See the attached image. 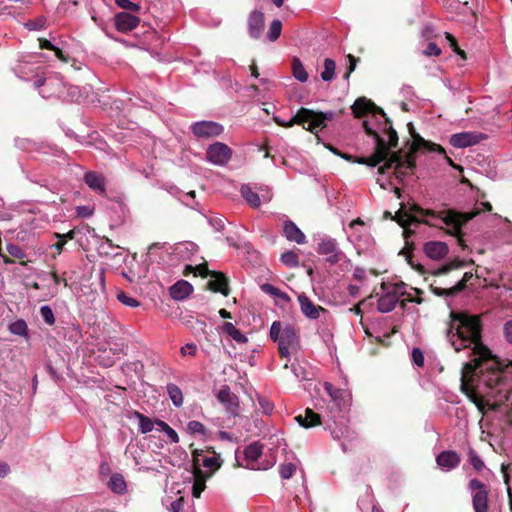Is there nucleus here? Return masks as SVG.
Returning <instances> with one entry per match:
<instances>
[{"instance_id": "nucleus-1", "label": "nucleus", "mask_w": 512, "mask_h": 512, "mask_svg": "<svg viewBox=\"0 0 512 512\" xmlns=\"http://www.w3.org/2000/svg\"><path fill=\"white\" fill-rule=\"evenodd\" d=\"M479 213V210L471 212H458L454 209L435 211L432 209H424L417 204H411L407 208L406 204L401 203L394 217L395 221L403 228V237L406 240V247L401 250L400 254L406 257L408 264L413 269L424 275L426 273L425 267L413 261V247L408 239L412 237L415 232L410 226L422 223L428 226L438 227V224L432 222L430 219L440 220L446 226L450 227L447 233L457 239L459 246L465 248L466 244L463 238L465 233L462 231V227Z\"/></svg>"}, {"instance_id": "nucleus-2", "label": "nucleus", "mask_w": 512, "mask_h": 512, "mask_svg": "<svg viewBox=\"0 0 512 512\" xmlns=\"http://www.w3.org/2000/svg\"><path fill=\"white\" fill-rule=\"evenodd\" d=\"M483 324L481 315L466 311H451L446 329V339L456 352L471 348L472 354H488V347L482 341Z\"/></svg>"}, {"instance_id": "nucleus-3", "label": "nucleus", "mask_w": 512, "mask_h": 512, "mask_svg": "<svg viewBox=\"0 0 512 512\" xmlns=\"http://www.w3.org/2000/svg\"><path fill=\"white\" fill-rule=\"evenodd\" d=\"M270 338L278 343V352L282 359L290 358V350L296 349L299 344V335L294 327L289 324L282 325L280 321H274L270 327Z\"/></svg>"}, {"instance_id": "nucleus-4", "label": "nucleus", "mask_w": 512, "mask_h": 512, "mask_svg": "<svg viewBox=\"0 0 512 512\" xmlns=\"http://www.w3.org/2000/svg\"><path fill=\"white\" fill-rule=\"evenodd\" d=\"M490 361L493 362L490 366L479 370V381L482 382L486 387L494 389L504 383L505 378L503 373L507 367H505L503 361H501L495 355H493Z\"/></svg>"}, {"instance_id": "nucleus-5", "label": "nucleus", "mask_w": 512, "mask_h": 512, "mask_svg": "<svg viewBox=\"0 0 512 512\" xmlns=\"http://www.w3.org/2000/svg\"><path fill=\"white\" fill-rule=\"evenodd\" d=\"M362 126L365 133L375 140L374 152L368 157L356 158L358 164H365L370 167H376L381 163L380 153L383 150V138L380 136L376 129L370 126L368 120L363 121Z\"/></svg>"}, {"instance_id": "nucleus-6", "label": "nucleus", "mask_w": 512, "mask_h": 512, "mask_svg": "<svg viewBox=\"0 0 512 512\" xmlns=\"http://www.w3.org/2000/svg\"><path fill=\"white\" fill-rule=\"evenodd\" d=\"M351 109L355 118H363L367 114H371L372 118H376L377 115L385 116V111L366 97L357 98Z\"/></svg>"}, {"instance_id": "nucleus-7", "label": "nucleus", "mask_w": 512, "mask_h": 512, "mask_svg": "<svg viewBox=\"0 0 512 512\" xmlns=\"http://www.w3.org/2000/svg\"><path fill=\"white\" fill-rule=\"evenodd\" d=\"M384 118L382 132L388 136V141L386 142L383 139V150L380 153L381 162L390 154V152H394L393 149H396L399 145V137L397 131L393 127L392 120L385 114L382 116Z\"/></svg>"}, {"instance_id": "nucleus-8", "label": "nucleus", "mask_w": 512, "mask_h": 512, "mask_svg": "<svg viewBox=\"0 0 512 512\" xmlns=\"http://www.w3.org/2000/svg\"><path fill=\"white\" fill-rule=\"evenodd\" d=\"M232 157V150L222 142H215L206 150V158L215 165H226Z\"/></svg>"}, {"instance_id": "nucleus-9", "label": "nucleus", "mask_w": 512, "mask_h": 512, "mask_svg": "<svg viewBox=\"0 0 512 512\" xmlns=\"http://www.w3.org/2000/svg\"><path fill=\"white\" fill-rule=\"evenodd\" d=\"M317 253L325 255V260L330 265H336L345 257L343 251L339 249L336 240L331 238L323 239L318 244Z\"/></svg>"}, {"instance_id": "nucleus-10", "label": "nucleus", "mask_w": 512, "mask_h": 512, "mask_svg": "<svg viewBox=\"0 0 512 512\" xmlns=\"http://www.w3.org/2000/svg\"><path fill=\"white\" fill-rule=\"evenodd\" d=\"M469 488L475 491L472 500L475 512H488V491L485 484L478 479H472Z\"/></svg>"}, {"instance_id": "nucleus-11", "label": "nucleus", "mask_w": 512, "mask_h": 512, "mask_svg": "<svg viewBox=\"0 0 512 512\" xmlns=\"http://www.w3.org/2000/svg\"><path fill=\"white\" fill-rule=\"evenodd\" d=\"M308 120L309 125L306 127V131L317 135L319 131L327 127V121H331L335 118L336 113L334 111H314L309 109Z\"/></svg>"}, {"instance_id": "nucleus-12", "label": "nucleus", "mask_w": 512, "mask_h": 512, "mask_svg": "<svg viewBox=\"0 0 512 512\" xmlns=\"http://www.w3.org/2000/svg\"><path fill=\"white\" fill-rule=\"evenodd\" d=\"M191 131L197 138H214L221 135L224 128L214 121H199L191 125Z\"/></svg>"}, {"instance_id": "nucleus-13", "label": "nucleus", "mask_w": 512, "mask_h": 512, "mask_svg": "<svg viewBox=\"0 0 512 512\" xmlns=\"http://www.w3.org/2000/svg\"><path fill=\"white\" fill-rule=\"evenodd\" d=\"M474 277L472 272H465L462 278L453 286L442 288L435 286L434 283L430 284V290L432 293L439 297H454L458 293L462 292Z\"/></svg>"}, {"instance_id": "nucleus-14", "label": "nucleus", "mask_w": 512, "mask_h": 512, "mask_svg": "<svg viewBox=\"0 0 512 512\" xmlns=\"http://www.w3.org/2000/svg\"><path fill=\"white\" fill-rule=\"evenodd\" d=\"M475 357L471 362L465 363L462 368V375L461 379H469L471 381H474L476 377L479 378V375L477 374V370L480 369L483 366L485 362L490 361V359L493 357V354L491 350L488 348V354L482 355V354H473Z\"/></svg>"}, {"instance_id": "nucleus-15", "label": "nucleus", "mask_w": 512, "mask_h": 512, "mask_svg": "<svg viewBox=\"0 0 512 512\" xmlns=\"http://www.w3.org/2000/svg\"><path fill=\"white\" fill-rule=\"evenodd\" d=\"M216 397L218 401L223 404L226 411L232 416H238L240 411L239 399L236 394L231 392L229 386L224 385L217 392Z\"/></svg>"}, {"instance_id": "nucleus-16", "label": "nucleus", "mask_w": 512, "mask_h": 512, "mask_svg": "<svg viewBox=\"0 0 512 512\" xmlns=\"http://www.w3.org/2000/svg\"><path fill=\"white\" fill-rule=\"evenodd\" d=\"M248 34L252 39H259L265 28V16L262 11L253 10L247 19Z\"/></svg>"}, {"instance_id": "nucleus-17", "label": "nucleus", "mask_w": 512, "mask_h": 512, "mask_svg": "<svg viewBox=\"0 0 512 512\" xmlns=\"http://www.w3.org/2000/svg\"><path fill=\"white\" fill-rule=\"evenodd\" d=\"M298 301L301 312L309 319H318L320 312L326 311L322 306L314 304L305 293L298 294Z\"/></svg>"}, {"instance_id": "nucleus-18", "label": "nucleus", "mask_w": 512, "mask_h": 512, "mask_svg": "<svg viewBox=\"0 0 512 512\" xmlns=\"http://www.w3.org/2000/svg\"><path fill=\"white\" fill-rule=\"evenodd\" d=\"M211 277L213 279L209 280L207 284L208 288L213 292L228 296L230 293V288L229 279L226 277V275L221 271H212Z\"/></svg>"}, {"instance_id": "nucleus-19", "label": "nucleus", "mask_w": 512, "mask_h": 512, "mask_svg": "<svg viewBox=\"0 0 512 512\" xmlns=\"http://www.w3.org/2000/svg\"><path fill=\"white\" fill-rule=\"evenodd\" d=\"M309 113V108L301 107L288 122L281 120L278 116H274L273 120L278 126L284 128H290L296 124L302 126L306 130L307 125H309L307 116Z\"/></svg>"}, {"instance_id": "nucleus-20", "label": "nucleus", "mask_w": 512, "mask_h": 512, "mask_svg": "<svg viewBox=\"0 0 512 512\" xmlns=\"http://www.w3.org/2000/svg\"><path fill=\"white\" fill-rule=\"evenodd\" d=\"M424 253L433 260L443 259L449 252L448 245L442 241H429L424 244Z\"/></svg>"}, {"instance_id": "nucleus-21", "label": "nucleus", "mask_w": 512, "mask_h": 512, "mask_svg": "<svg viewBox=\"0 0 512 512\" xmlns=\"http://www.w3.org/2000/svg\"><path fill=\"white\" fill-rule=\"evenodd\" d=\"M140 19L130 13L120 12L115 16V26L120 32L126 33L138 26Z\"/></svg>"}, {"instance_id": "nucleus-22", "label": "nucleus", "mask_w": 512, "mask_h": 512, "mask_svg": "<svg viewBox=\"0 0 512 512\" xmlns=\"http://www.w3.org/2000/svg\"><path fill=\"white\" fill-rule=\"evenodd\" d=\"M84 181L90 189L101 196H106L105 178L102 174L89 171L85 173Z\"/></svg>"}, {"instance_id": "nucleus-23", "label": "nucleus", "mask_w": 512, "mask_h": 512, "mask_svg": "<svg viewBox=\"0 0 512 512\" xmlns=\"http://www.w3.org/2000/svg\"><path fill=\"white\" fill-rule=\"evenodd\" d=\"M263 447V444L255 441L244 449V458L247 461L246 468L260 469V467H256V462L263 453Z\"/></svg>"}, {"instance_id": "nucleus-24", "label": "nucleus", "mask_w": 512, "mask_h": 512, "mask_svg": "<svg viewBox=\"0 0 512 512\" xmlns=\"http://www.w3.org/2000/svg\"><path fill=\"white\" fill-rule=\"evenodd\" d=\"M345 402H331L327 401L326 414L334 424L343 426L346 423V418L343 415V406Z\"/></svg>"}, {"instance_id": "nucleus-25", "label": "nucleus", "mask_w": 512, "mask_h": 512, "mask_svg": "<svg viewBox=\"0 0 512 512\" xmlns=\"http://www.w3.org/2000/svg\"><path fill=\"white\" fill-rule=\"evenodd\" d=\"M295 420L300 426L306 429L316 427L322 424L321 415L319 413H316L311 408H306L304 414L296 416Z\"/></svg>"}, {"instance_id": "nucleus-26", "label": "nucleus", "mask_w": 512, "mask_h": 512, "mask_svg": "<svg viewBox=\"0 0 512 512\" xmlns=\"http://www.w3.org/2000/svg\"><path fill=\"white\" fill-rule=\"evenodd\" d=\"M412 139H413V141L410 145V149L412 150V152H418L420 149L425 148L431 152L445 154V149L441 145L426 141L419 134L413 135Z\"/></svg>"}, {"instance_id": "nucleus-27", "label": "nucleus", "mask_w": 512, "mask_h": 512, "mask_svg": "<svg viewBox=\"0 0 512 512\" xmlns=\"http://www.w3.org/2000/svg\"><path fill=\"white\" fill-rule=\"evenodd\" d=\"M461 459L457 452L449 450L443 451L436 457L437 464L444 469L451 470L456 468Z\"/></svg>"}, {"instance_id": "nucleus-28", "label": "nucleus", "mask_w": 512, "mask_h": 512, "mask_svg": "<svg viewBox=\"0 0 512 512\" xmlns=\"http://www.w3.org/2000/svg\"><path fill=\"white\" fill-rule=\"evenodd\" d=\"M170 296L175 300H184L193 292V286L185 280H179L169 289Z\"/></svg>"}, {"instance_id": "nucleus-29", "label": "nucleus", "mask_w": 512, "mask_h": 512, "mask_svg": "<svg viewBox=\"0 0 512 512\" xmlns=\"http://www.w3.org/2000/svg\"><path fill=\"white\" fill-rule=\"evenodd\" d=\"M283 232L287 240L294 241L297 244H303L306 241L304 233L291 220L284 222Z\"/></svg>"}, {"instance_id": "nucleus-30", "label": "nucleus", "mask_w": 512, "mask_h": 512, "mask_svg": "<svg viewBox=\"0 0 512 512\" xmlns=\"http://www.w3.org/2000/svg\"><path fill=\"white\" fill-rule=\"evenodd\" d=\"M477 142L478 137L469 132L454 134L450 138L451 145L457 148L468 147L476 144Z\"/></svg>"}, {"instance_id": "nucleus-31", "label": "nucleus", "mask_w": 512, "mask_h": 512, "mask_svg": "<svg viewBox=\"0 0 512 512\" xmlns=\"http://www.w3.org/2000/svg\"><path fill=\"white\" fill-rule=\"evenodd\" d=\"M194 483L192 486V495L195 498H200L201 493L206 488L207 475L201 468L193 469Z\"/></svg>"}, {"instance_id": "nucleus-32", "label": "nucleus", "mask_w": 512, "mask_h": 512, "mask_svg": "<svg viewBox=\"0 0 512 512\" xmlns=\"http://www.w3.org/2000/svg\"><path fill=\"white\" fill-rule=\"evenodd\" d=\"M397 303L398 297L396 293L387 292L378 299L377 309L382 313H388L396 307Z\"/></svg>"}, {"instance_id": "nucleus-33", "label": "nucleus", "mask_w": 512, "mask_h": 512, "mask_svg": "<svg viewBox=\"0 0 512 512\" xmlns=\"http://www.w3.org/2000/svg\"><path fill=\"white\" fill-rule=\"evenodd\" d=\"M466 265H467L466 261L456 258V259H453V260L443 264L438 269L433 270L431 272V274L434 276L446 275V274L450 273L451 271L461 269V268L465 267Z\"/></svg>"}, {"instance_id": "nucleus-34", "label": "nucleus", "mask_w": 512, "mask_h": 512, "mask_svg": "<svg viewBox=\"0 0 512 512\" xmlns=\"http://www.w3.org/2000/svg\"><path fill=\"white\" fill-rule=\"evenodd\" d=\"M403 150H397L394 152H390V154L382 161L383 165L378 167V173L384 175L388 170L394 168L396 163L399 161V157H401Z\"/></svg>"}, {"instance_id": "nucleus-35", "label": "nucleus", "mask_w": 512, "mask_h": 512, "mask_svg": "<svg viewBox=\"0 0 512 512\" xmlns=\"http://www.w3.org/2000/svg\"><path fill=\"white\" fill-rule=\"evenodd\" d=\"M223 331L239 344H243L248 341L247 337L231 322H225L223 324Z\"/></svg>"}, {"instance_id": "nucleus-36", "label": "nucleus", "mask_w": 512, "mask_h": 512, "mask_svg": "<svg viewBox=\"0 0 512 512\" xmlns=\"http://www.w3.org/2000/svg\"><path fill=\"white\" fill-rule=\"evenodd\" d=\"M241 195L251 207L258 208L260 206L261 202L259 195L254 192L249 185H242Z\"/></svg>"}, {"instance_id": "nucleus-37", "label": "nucleus", "mask_w": 512, "mask_h": 512, "mask_svg": "<svg viewBox=\"0 0 512 512\" xmlns=\"http://www.w3.org/2000/svg\"><path fill=\"white\" fill-rule=\"evenodd\" d=\"M292 73L300 82H306L308 80V73L298 57L292 59Z\"/></svg>"}, {"instance_id": "nucleus-38", "label": "nucleus", "mask_w": 512, "mask_h": 512, "mask_svg": "<svg viewBox=\"0 0 512 512\" xmlns=\"http://www.w3.org/2000/svg\"><path fill=\"white\" fill-rule=\"evenodd\" d=\"M167 393L169 398L176 407H180L183 404V394L181 389L174 383L167 384Z\"/></svg>"}, {"instance_id": "nucleus-39", "label": "nucleus", "mask_w": 512, "mask_h": 512, "mask_svg": "<svg viewBox=\"0 0 512 512\" xmlns=\"http://www.w3.org/2000/svg\"><path fill=\"white\" fill-rule=\"evenodd\" d=\"M260 288L264 293L269 294L274 297H277V298H280L281 300H283L285 302H290V300H291L287 293L281 291L279 288H277L269 283L262 284L260 286Z\"/></svg>"}, {"instance_id": "nucleus-40", "label": "nucleus", "mask_w": 512, "mask_h": 512, "mask_svg": "<svg viewBox=\"0 0 512 512\" xmlns=\"http://www.w3.org/2000/svg\"><path fill=\"white\" fill-rule=\"evenodd\" d=\"M109 487L115 493H123L126 490V482L121 474H113L109 480Z\"/></svg>"}, {"instance_id": "nucleus-41", "label": "nucleus", "mask_w": 512, "mask_h": 512, "mask_svg": "<svg viewBox=\"0 0 512 512\" xmlns=\"http://www.w3.org/2000/svg\"><path fill=\"white\" fill-rule=\"evenodd\" d=\"M324 389L328 393L331 402H345L343 398L344 391L334 387L331 383L325 382Z\"/></svg>"}, {"instance_id": "nucleus-42", "label": "nucleus", "mask_w": 512, "mask_h": 512, "mask_svg": "<svg viewBox=\"0 0 512 512\" xmlns=\"http://www.w3.org/2000/svg\"><path fill=\"white\" fill-rule=\"evenodd\" d=\"M190 272H193L195 276H201L203 278L211 276L212 273V271L208 269L207 263L199 264L195 267L187 265L184 270V275H188Z\"/></svg>"}, {"instance_id": "nucleus-43", "label": "nucleus", "mask_w": 512, "mask_h": 512, "mask_svg": "<svg viewBox=\"0 0 512 512\" xmlns=\"http://www.w3.org/2000/svg\"><path fill=\"white\" fill-rule=\"evenodd\" d=\"M336 63L333 59L326 58L324 60V70L321 73L323 81H331L334 78Z\"/></svg>"}, {"instance_id": "nucleus-44", "label": "nucleus", "mask_w": 512, "mask_h": 512, "mask_svg": "<svg viewBox=\"0 0 512 512\" xmlns=\"http://www.w3.org/2000/svg\"><path fill=\"white\" fill-rule=\"evenodd\" d=\"M186 430L192 436L202 435L203 437H207V428L199 421L192 420L188 422Z\"/></svg>"}, {"instance_id": "nucleus-45", "label": "nucleus", "mask_w": 512, "mask_h": 512, "mask_svg": "<svg viewBox=\"0 0 512 512\" xmlns=\"http://www.w3.org/2000/svg\"><path fill=\"white\" fill-rule=\"evenodd\" d=\"M135 417L139 420V429L141 433L146 434L153 430L154 422L144 414L135 411Z\"/></svg>"}, {"instance_id": "nucleus-46", "label": "nucleus", "mask_w": 512, "mask_h": 512, "mask_svg": "<svg viewBox=\"0 0 512 512\" xmlns=\"http://www.w3.org/2000/svg\"><path fill=\"white\" fill-rule=\"evenodd\" d=\"M222 459L219 455H214L212 457H206L202 461V465L210 470V475L216 472L222 466Z\"/></svg>"}, {"instance_id": "nucleus-47", "label": "nucleus", "mask_w": 512, "mask_h": 512, "mask_svg": "<svg viewBox=\"0 0 512 512\" xmlns=\"http://www.w3.org/2000/svg\"><path fill=\"white\" fill-rule=\"evenodd\" d=\"M155 424L160 427V429L166 433L172 443L179 442V436L177 432L171 428L165 421L157 419Z\"/></svg>"}, {"instance_id": "nucleus-48", "label": "nucleus", "mask_w": 512, "mask_h": 512, "mask_svg": "<svg viewBox=\"0 0 512 512\" xmlns=\"http://www.w3.org/2000/svg\"><path fill=\"white\" fill-rule=\"evenodd\" d=\"M9 331L18 336H26L28 333V327L23 319H19L9 325Z\"/></svg>"}, {"instance_id": "nucleus-49", "label": "nucleus", "mask_w": 512, "mask_h": 512, "mask_svg": "<svg viewBox=\"0 0 512 512\" xmlns=\"http://www.w3.org/2000/svg\"><path fill=\"white\" fill-rule=\"evenodd\" d=\"M281 262L287 267L294 268L299 265V257L293 251H286L281 255Z\"/></svg>"}, {"instance_id": "nucleus-50", "label": "nucleus", "mask_w": 512, "mask_h": 512, "mask_svg": "<svg viewBox=\"0 0 512 512\" xmlns=\"http://www.w3.org/2000/svg\"><path fill=\"white\" fill-rule=\"evenodd\" d=\"M281 31H282L281 21L277 20V19L273 20L270 24L269 31L267 33V37H268L269 41H271V42L276 41L280 37Z\"/></svg>"}, {"instance_id": "nucleus-51", "label": "nucleus", "mask_w": 512, "mask_h": 512, "mask_svg": "<svg viewBox=\"0 0 512 512\" xmlns=\"http://www.w3.org/2000/svg\"><path fill=\"white\" fill-rule=\"evenodd\" d=\"M6 250L10 256L19 259L21 265L25 266L27 264L25 261H23V259L26 257V254L19 246L15 244H8L6 246Z\"/></svg>"}, {"instance_id": "nucleus-52", "label": "nucleus", "mask_w": 512, "mask_h": 512, "mask_svg": "<svg viewBox=\"0 0 512 512\" xmlns=\"http://www.w3.org/2000/svg\"><path fill=\"white\" fill-rule=\"evenodd\" d=\"M393 174L400 180H402L403 177L412 174L409 168H406L405 162H403V154L399 157V161L396 163Z\"/></svg>"}, {"instance_id": "nucleus-53", "label": "nucleus", "mask_w": 512, "mask_h": 512, "mask_svg": "<svg viewBox=\"0 0 512 512\" xmlns=\"http://www.w3.org/2000/svg\"><path fill=\"white\" fill-rule=\"evenodd\" d=\"M445 36H446V39L449 42L450 47L453 49V51L457 55H459L462 59L466 60L467 59V54H466V52L464 50H462L458 46L456 38L452 34H450L448 32L445 33Z\"/></svg>"}, {"instance_id": "nucleus-54", "label": "nucleus", "mask_w": 512, "mask_h": 512, "mask_svg": "<svg viewBox=\"0 0 512 512\" xmlns=\"http://www.w3.org/2000/svg\"><path fill=\"white\" fill-rule=\"evenodd\" d=\"M117 299H118L122 304H124V305H126V306H128V307H133V308H135V307L140 306V302H139L137 299H135V298H133V297L129 296L127 293H125V292H123V291H121V292H119V293L117 294Z\"/></svg>"}, {"instance_id": "nucleus-55", "label": "nucleus", "mask_w": 512, "mask_h": 512, "mask_svg": "<svg viewBox=\"0 0 512 512\" xmlns=\"http://www.w3.org/2000/svg\"><path fill=\"white\" fill-rule=\"evenodd\" d=\"M40 314L45 323H47L50 326L55 324L54 313L50 306H48V305L42 306L40 308Z\"/></svg>"}, {"instance_id": "nucleus-56", "label": "nucleus", "mask_w": 512, "mask_h": 512, "mask_svg": "<svg viewBox=\"0 0 512 512\" xmlns=\"http://www.w3.org/2000/svg\"><path fill=\"white\" fill-rule=\"evenodd\" d=\"M417 152H412L409 148V152L403 153V162H405L406 168H409L410 172L413 173L416 168V157Z\"/></svg>"}, {"instance_id": "nucleus-57", "label": "nucleus", "mask_w": 512, "mask_h": 512, "mask_svg": "<svg viewBox=\"0 0 512 512\" xmlns=\"http://www.w3.org/2000/svg\"><path fill=\"white\" fill-rule=\"evenodd\" d=\"M296 471V465L285 463L280 466V475L283 479H290Z\"/></svg>"}, {"instance_id": "nucleus-58", "label": "nucleus", "mask_w": 512, "mask_h": 512, "mask_svg": "<svg viewBox=\"0 0 512 512\" xmlns=\"http://www.w3.org/2000/svg\"><path fill=\"white\" fill-rule=\"evenodd\" d=\"M469 460H470V463L471 465L474 467L475 470L477 471H480L483 469L484 467V462L482 461V459L479 457V455L477 454L476 451H474L473 449H471L469 451Z\"/></svg>"}, {"instance_id": "nucleus-59", "label": "nucleus", "mask_w": 512, "mask_h": 512, "mask_svg": "<svg viewBox=\"0 0 512 512\" xmlns=\"http://www.w3.org/2000/svg\"><path fill=\"white\" fill-rule=\"evenodd\" d=\"M116 4L125 9V10H130V11H139L140 10V6L138 4H135L133 2H131L130 0H115Z\"/></svg>"}, {"instance_id": "nucleus-60", "label": "nucleus", "mask_w": 512, "mask_h": 512, "mask_svg": "<svg viewBox=\"0 0 512 512\" xmlns=\"http://www.w3.org/2000/svg\"><path fill=\"white\" fill-rule=\"evenodd\" d=\"M423 54L425 56H439L441 54V49L434 42H430L426 49L423 50Z\"/></svg>"}, {"instance_id": "nucleus-61", "label": "nucleus", "mask_w": 512, "mask_h": 512, "mask_svg": "<svg viewBox=\"0 0 512 512\" xmlns=\"http://www.w3.org/2000/svg\"><path fill=\"white\" fill-rule=\"evenodd\" d=\"M347 59L349 61V66L347 68L346 74L344 75L345 79H349L350 74L356 69L357 62L359 61V58H356L352 54H348Z\"/></svg>"}, {"instance_id": "nucleus-62", "label": "nucleus", "mask_w": 512, "mask_h": 512, "mask_svg": "<svg viewBox=\"0 0 512 512\" xmlns=\"http://www.w3.org/2000/svg\"><path fill=\"white\" fill-rule=\"evenodd\" d=\"M412 360L418 367H422L424 365V355L419 348H413Z\"/></svg>"}, {"instance_id": "nucleus-63", "label": "nucleus", "mask_w": 512, "mask_h": 512, "mask_svg": "<svg viewBox=\"0 0 512 512\" xmlns=\"http://www.w3.org/2000/svg\"><path fill=\"white\" fill-rule=\"evenodd\" d=\"M468 398L470 399L471 402H473L477 408L479 409L480 412L484 413V408H485V405H484V402H483V399L481 396H479L476 391H474L473 393H471Z\"/></svg>"}, {"instance_id": "nucleus-64", "label": "nucleus", "mask_w": 512, "mask_h": 512, "mask_svg": "<svg viewBox=\"0 0 512 512\" xmlns=\"http://www.w3.org/2000/svg\"><path fill=\"white\" fill-rule=\"evenodd\" d=\"M505 339L512 344V320L507 321L503 327Z\"/></svg>"}]
</instances>
